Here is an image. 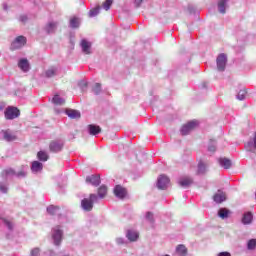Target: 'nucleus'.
I'll use <instances>...</instances> for the list:
<instances>
[{"label":"nucleus","mask_w":256,"mask_h":256,"mask_svg":"<svg viewBox=\"0 0 256 256\" xmlns=\"http://www.w3.org/2000/svg\"><path fill=\"white\" fill-rule=\"evenodd\" d=\"M112 5H113V0H106L103 3V9H105V11H109V9H111Z\"/></svg>","instance_id":"34"},{"label":"nucleus","mask_w":256,"mask_h":256,"mask_svg":"<svg viewBox=\"0 0 256 256\" xmlns=\"http://www.w3.org/2000/svg\"><path fill=\"white\" fill-rule=\"evenodd\" d=\"M140 1V3H143V0H139Z\"/></svg>","instance_id":"47"},{"label":"nucleus","mask_w":256,"mask_h":256,"mask_svg":"<svg viewBox=\"0 0 256 256\" xmlns=\"http://www.w3.org/2000/svg\"><path fill=\"white\" fill-rule=\"evenodd\" d=\"M127 239L130 241H137L139 239V232L133 231V230H128L126 234Z\"/></svg>","instance_id":"15"},{"label":"nucleus","mask_w":256,"mask_h":256,"mask_svg":"<svg viewBox=\"0 0 256 256\" xmlns=\"http://www.w3.org/2000/svg\"><path fill=\"white\" fill-rule=\"evenodd\" d=\"M20 21H21L22 23H25V22L27 21V16H26V15L20 16Z\"/></svg>","instance_id":"41"},{"label":"nucleus","mask_w":256,"mask_h":256,"mask_svg":"<svg viewBox=\"0 0 256 256\" xmlns=\"http://www.w3.org/2000/svg\"><path fill=\"white\" fill-rule=\"evenodd\" d=\"M114 195L118 197V199H125V197H127V189L123 188L121 185H116Z\"/></svg>","instance_id":"9"},{"label":"nucleus","mask_w":256,"mask_h":256,"mask_svg":"<svg viewBox=\"0 0 256 256\" xmlns=\"http://www.w3.org/2000/svg\"><path fill=\"white\" fill-rule=\"evenodd\" d=\"M218 215L221 217V219H227V217H229V210L222 208L219 210Z\"/></svg>","instance_id":"29"},{"label":"nucleus","mask_w":256,"mask_h":256,"mask_svg":"<svg viewBox=\"0 0 256 256\" xmlns=\"http://www.w3.org/2000/svg\"><path fill=\"white\" fill-rule=\"evenodd\" d=\"M70 27H72V29H77V27H79V18L74 17L70 20Z\"/></svg>","instance_id":"31"},{"label":"nucleus","mask_w":256,"mask_h":256,"mask_svg":"<svg viewBox=\"0 0 256 256\" xmlns=\"http://www.w3.org/2000/svg\"><path fill=\"white\" fill-rule=\"evenodd\" d=\"M252 221H253V213L251 212L245 213L242 218V223L244 225H249L250 223H252Z\"/></svg>","instance_id":"18"},{"label":"nucleus","mask_w":256,"mask_h":256,"mask_svg":"<svg viewBox=\"0 0 256 256\" xmlns=\"http://www.w3.org/2000/svg\"><path fill=\"white\" fill-rule=\"evenodd\" d=\"M66 115H68L70 119H81V112L78 110L67 109Z\"/></svg>","instance_id":"14"},{"label":"nucleus","mask_w":256,"mask_h":256,"mask_svg":"<svg viewBox=\"0 0 256 256\" xmlns=\"http://www.w3.org/2000/svg\"><path fill=\"white\" fill-rule=\"evenodd\" d=\"M42 170H43V163L39 161L32 162L31 171H33V173H39V171H42Z\"/></svg>","instance_id":"16"},{"label":"nucleus","mask_w":256,"mask_h":256,"mask_svg":"<svg viewBox=\"0 0 256 256\" xmlns=\"http://www.w3.org/2000/svg\"><path fill=\"white\" fill-rule=\"evenodd\" d=\"M57 73V69L56 68H49L48 70H46L45 75L46 77H55V74Z\"/></svg>","instance_id":"32"},{"label":"nucleus","mask_w":256,"mask_h":256,"mask_svg":"<svg viewBox=\"0 0 256 256\" xmlns=\"http://www.w3.org/2000/svg\"><path fill=\"white\" fill-rule=\"evenodd\" d=\"M2 133L5 141L11 142L17 140V136L14 133H12L11 130H3Z\"/></svg>","instance_id":"13"},{"label":"nucleus","mask_w":256,"mask_h":256,"mask_svg":"<svg viewBox=\"0 0 256 256\" xmlns=\"http://www.w3.org/2000/svg\"><path fill=\"white\" fill-rule=\"evenodd\" d=\"M219 163L221 167H224V169H231V160L227 158H220Z\"/></svg>","instance_id":"21"},{"label":"nucleus","mask_w":256,"mask_h":256,"mask_svg":"<svg viewBox=\"0 0 256 256\" xmlns=\"http://www.w3.org/2000/svg\"><path fill=\"white\" fill-rule=\"evenodd\" d=\"M86 183H91L94 187H99L101 185V175H91L86 177Z\"/></svg>","instance_id":"8"},{"label":"nucleus","mask_w":256,"mask_h":256,"mask_svg":"<svg viewBox=\"0 0 256 256\" xmlns=\"http://www.w3.org/2000/svg\"><path fill=\"white\" fill-rule=\"evenodd\" d=\"M226 65H227V55L220 54L217 58L218 71H225Z\"/></svg>","instance_id":"7"},{"label":"nucleus","mask_w":256,"mask_h":256,"mask_svg":"<svg viewBox=\"0 0 256 256\" xmlns=\"http://www.w3.org/2000/svg\"><path fill=\"white\" fill-rule=\"evenodd\" d=\"M80 45H81L82 51H83V53H85V55H91V42L83 39V40H81Z\"/></svg>","instance_id":"11"},{"label":"nucleus","mask_w":256,"mask_h":256,"mask_svg":"<svg viewBox=\"0 0 256 256\" xmlns=\"http://www.w3.org/2000/svg\"><path fill=\"white\" fill-rule=\"evenodd\" d=\"M93 91L95 95H99L101 93V83H96L93 88Z\"/></svg>","instance_id":"36"},{"label":"nucleus","mask_w":256,"mask_h":256,"mask_svg":"<svg viewBox=\"0 0 256 256\" xmlns=\"http://www.w3.org/2000/svg\"><path fill=\"white\" fill-rule=\"evenodd\" d=\"M0 191L7 193V188L5 186H0Z\"/></svg>","instance_id":"45"},{"label":"nucleus","mask_w":256,"mask_h":256,"mask_svg":"<svg viewBox=\"0 0 256 256\" xmlns=\"http://www.w3.org/2000/svg\"><path fill=\"white\" fill-rule=\"evenodd\" d=\"M146 219L148 221H150V223H154L155 222V218H153V212H147L146 213Z\"/></svg>","instance_id":"37"},{"label":"nucleus","mask_w":256,"mask_h":256,"mask_svg":"<svg viewBox=\"0 0 256 256\" xmlns=\"http://www.w3.org/2000/svg\"><path fill=\"white\" fill-rule=\"evenodd\" d=\"M176 253L179 256H187V247H185V245L180 244L176 247Z\"/></svg>","instance_id":"19"},{"label":"nucleus","mask_w":256,"mask_h":256,"mask_svg":"<svg viewBox=\"0 0 256 256\" xmlns=\"http://www.w3.org/2000/svg\"><path fill=\"white\" fill-rule=\"evenodd\" d=\"M98 197L100 199H105V197H107V186L102 185L98 188Z\"/></svg>","instance_id":"20"},{"label":"nucleus","mask_w":256,"mask_h":256,"mask_svg":"<svg viewBox=\"0 0 256 256\" xmlns=\"http://www.w3.org/2000/svg\"><path fill=\"white\" fill-rule=\"evenodd\" d=\"M238 99H239L240 101H242V99H243V95H241V92H239V94H238Z\"/></svg>","instance_id":"46"},{"label":"nucleus","mask_w":256,"mask_h":256,"mask_svg":"<svg viewBox=\"0 0 256 256\" xmlns=\"http://www.w3.org/2000/svg\"><path fill=\"white\" fill-rule=\"evenodd\" d=\"M25 175H27V173H25V171H20L17 173L18 177H25Z\"/></svg>","instance_id":"42"},{"label":"nucleus","mask_w":256,"mask_h":256,"mask_svg":"<svg viewBox=\"0 0 256 256\" xmlns=\"http://www.w3.org/2000/svg\"><path fill=\"white\" fill-rule=\"evenodd\" d=\"M207 171V166L203 163V160H200L198 163V175H203Z\"/></svg>","instance_id":"24"},{"label":"nucleus","mask_w":256,"mask_h":256,"mask_svg":"<svg viewBox=\"0 0 256 256\" xmlns=\"http://www.w3.org/2000/svg\"><path fill=\"white\" fill-rule=\"evenodd\" d=\"M218 256H231V253L229 252H220Z\"/></svg>","instance_id":"43"},{"label":"nucleus","mask_w":256,"mask_h":256,"mask_svg":"<svg viewBox=\"0 0 256 256\" xmlns=\"http://www.w3.org/2000/svg\"><path fill=\"white\" fill-rule=\"evenodd\" d=\"M249 250H253L256 247V239H251L248 241V245H247Z\"/></svg>","instance_id":"35"},{"label":"nucleus","mask_w":256,"mask_h":256,"mask_svg":"<svg viewBox=\"0 0 256 256\" xmlns=\"http://www.w3.org/2000/svg\"><path fill=\"white\" fill-rule=\"evenodd\" d=\"M5 223H6L7 227H8V229H13V224H11V222L6 221Z\"/></svg>","instance_id":"44"},{"label":"nucleus","mask_w":256,"mask_h":256,"mask_svg":"<svg viewBox=\"0 0 256 256\" xmlns=\"http://www.w3.org/2000/svg\"><path fill=\"white\" fill-rule=\"evenodd\" d=\"M52 103H54V105H65V101L63 98L59 97V95H55L52 98Z\"/></svg>","instance_id":"28"},{"label":"nucleus","mask_w":256,"mask_h":256,"mask_svg":"<svg viewBox=\"0 0 256 256\" xmlns=\"http://www.w3.org/2000/svg\"><path fill=\"white\" fill-rule=\"evenodd\" d=\"M4 115L5 119L13 120L17 119V117L21 115V111H19L17 107L9 106L8 108H6Z\"/></svg>","instance_id":"2"},{"label":"nucleus","mask_w":256,"mask_h":256,"mask_svg":"<svg viewBox=\"0 0 256 256\" xmlns=\"http://www.w3.org/2000/svg\"><path fill=\"white\" fill-rule=\"evenodd\" d=\"M226 199H227V196L221 190H218V192L213 196V201L215 203H223V201H226Z\"/></svg>","instance_id":"12"},{"label":"nucleus","mask_w":256,"mask_h":256,"mask_svg":"<svg viewBox=\"0 0 256 256\" xmlns=\"http://www.w3.org/2000/svg\"><path fill=\"white\" fill-rule=\"evenodd\" d=\"M53 239H54V244L59 246L61 245V240L63 239V231L57 226L54 228V233H53Z\"/></svg>","instance_id":"6"},{"label":"nucleus","mask_w":256,"mask_h":256,"mask_svg":"<svg viewBox=\"0 0 256 256\" xmlns=\"http://www.w3.org/2000/svg\"><path fill=\"white\" fill-rule=\"evenodd\" d=\"M99 199V197L95 194H90L89 198H84L81 201L82 208L84 211H92L93 210V203H96V201Z\"/></svg>","instance_id":"1"},{"label":"nucleus","mask_w":256,"mask_h":256,"mask_svg":"<svg viewBox=\"0 0 256 256\" xmlns=\"http://www.w3.org/2000/svg\"><path fill=\"white\" fill-rule=\"evenodd\" d=\"M208 151H210V153H215L216 147L213 146V145H210V146L208 147Z\"/></svg>","instance_id":"40"},{"label":"nucleus","mask_w":256,"mask_h":256,"mask_svg":"<svg viewBox=\"0 0 256 256\" xmlns=\"http://www.w3.org/2000/svg\"><path fill=\"white\" fill-rule=\"evenodd\" d=\"M225 5H227V0H220L218 2L219 12L222 13V15H225L226 13Z\"/></svg>","instance_id":"27"},{"label":"nucleus","mask_w":256,"mask_h":256,"mask_svg":"<svg viewBox=\"0 0 256 256\" xmlns=\"http://www.w3.org/2000/svg\"><path fill=\"white\" fill-rule=\"evenodd\" d=\"M198 125L199 123L197 122V120H192L187 124H184L181 128L182 135H189V132L193 131V129H196Z\"/></svg>","instance_id":"4"},{"label":"nucleus","mask_w":256,"mask_h":256,"mask_svg":"<svg viewBox=\"0 0 256 256\" xmlns=\"http://www.w3.org/2000/svg\"><path fill=\"white\" fill-rule=\"evenodd\" d=\"M101 10V7L97 6L96 8L90 10L89 17H96V15H99V11Z\"/></svg>","instance_id":"33"},{"label":"nucleus","mask_w":256,"mask_h":256,"mask_svg":"<svg viewBox=\"0 0 256 256\" xmlns=\"http://www.w3.org/2000/svg\"><path fill=\"white\" fill-rule=\"evenodd\" d=\"M37 158L39 159V161H48L49 155L45 151H39L37 153Z\"/></svg>","instance_id":"26"},{"label":"nucleus","mask_w":256,"mask_h":256,"mask_svg":"<svg viewBox=\"0 0 256 256\" xmlns=\"http://www.w3.org/2000/svg\"><path fill=\"white\" fill-rule=\"evenodd\" d=\"M18 66L22 71H27L29 69V61L27 59H21Z\"/></svg>","instance_id":"23"},{"label":"nucleus","mask_w":256,"mask_h":256,"mask_svg":"<svg viewBox=\"0 0 256 256\" xmlns=\"http://www.w3.org/2000/svg\"><path fill=\"white\" fill-rule=\"evenodd\" d=\"M41 253V250L39 248H34L30 252V256H39Z\"/></svg>","instance_id":"38"},{"label":"nucleus","mask_w":256,"mask_h":256,"mask_svg":"<svg viewBox=\"0 0 256 256\" xmlns=\"http://www.w3.org/2000/svg\"><path fill=\"white\" fill-rule=\"evenodd\" d=\"M47 211H48L49 215H58L59 211H61V209L58 206L50 205L47 208Z\"/></svg>","instance_id":"25"},{"label":"nucleus","mask_w":256,"mask_h":256,"mask_svg":"<svg viewBox=\"0 0 256 256\" xmlns=\"http://www.w3.org/2000/svg\"><path fill=\"white\" fill-rule=\"evenodd\" d=\"M169 183V177L165 175H160V177L158 178L157 187L158 189H165L166 187H169Z\"/></svg>","instance_id":"10"},{"label":"nucleus","mask_w":256,"mask_h":256,"mask_svg":"<svg viewBox=\"0 0 256 256\" xmlns=\"http://www.w3.org/2000/svg\"><path fill=\"white\" fill-rule=\"evenodd\" d=\"M27 44V38L25 36H18L11 44L12 51L16 49H21V47H25Z\"/></svg>","instance_id":"3"},{"label":"nucleus","mask_w":256,"mask_h":256,"mask_svg":"<svg viewBox=\"0 0 256 256\" xmlns=\"http://www.w3.org/2000/svg\"><path fill=\"white\" fill-rule=\"evenodd\" d=\"M63 142L60 140H52L49 143V151L51 153H59V151H63Z\"/></svg>","instance_id":"5"},{"label":"nucleus","mask_w":256,"mask_h":256,"mask_svg":"<svg viewBox=\"0 0 256 256\" xmlns=\"http://www.w3.org/2000/svg\"><path fill=\"white\" fill-rule=\"evenodd\" d=\"M192 184H193V179L189 177L183 178L179 181V185L181 187H189V185H192Z\"/></svg>","instance_id":"22"},{"label":"nucleus","mask_w":256,"mask_h":256,"mask_svg":"<svg viewBox=\"0 0 256 256\" xmlns=\"http://www.w3.org/2000/svg\"><path fill=\"white\" fill-rule=\"evenodd\" d=\"M88 130L90 135H99L101 133V128L94 124L88 125Z\"/></svg>","instance_id":"17"},{"label":"nucleus","mask_w":256,"mask_h":256,"mask_svg":"<svg viewBox=\"0 0 256 256\" xmlns=\"http://www.w3.org/2000/svg\"><path fill=\"white\" fill-rule=\"evenodd\" d=\"M55 27H57V24H55L53 22H50L45 27V31L48 32V33H53V31H55Z\"/></svg>","instance_id":"30"},{"label":"nucleus","mask_w":256,"mask_h":256,"mask_svg":"<svg viewBox=\"0 0 256 256\" xmlns=\"http://www.w3.org/2000/svg\"><path fill=\"white\" fill-rule=\"evenodd\" d=\"M3 175H15V170H13L12 168L3 170Z\"/></svg>","instance_id":"39"}]
</instances>
